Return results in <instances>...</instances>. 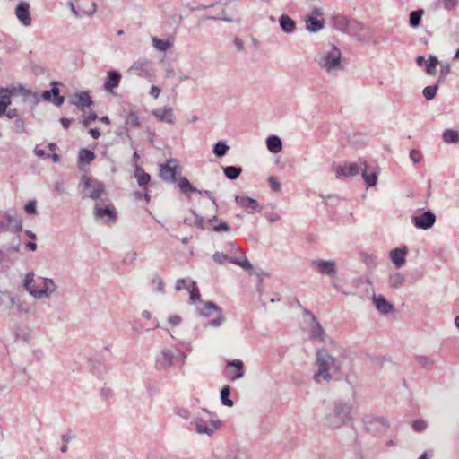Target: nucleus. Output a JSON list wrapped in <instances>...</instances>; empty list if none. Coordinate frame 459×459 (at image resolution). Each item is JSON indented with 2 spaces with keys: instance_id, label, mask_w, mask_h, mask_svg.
I'll return each mask as SVG.
<instances>
[{
  "instance_id": "54",
  "label": "nucleus",
  "mask_w": 459,
  "mask_h": 459,
  "mask_svg": "<svg viewBox=\"0 0 459 459\" xmlns=\"http://www.w3.org/2000/svg\"><path fill=\"white\" fill-rule=\"evenodd\" d=\"M213 261L217 264H222L225 262H230V255L221 252H215L212 255Z\"/></svg>"
},
{
  "instance_id": "34",
  "label": "nucleus",
  "mask_w": 459,
  "mask_h": 459,
  "mask_svg": "<svg viewBox=\"0 0 459 459\" xmlns=\"http://www.w3.org/2000/svg\"><path fill=\"white\" fill-rule=\"evenodd\" d=\"M364 166L365 168L362 171V177L368 186H374L377 181V175L374 171L368 172V166L366 163H364Z\"/></svg>"
},
{
  "instance_id": "42",
  "label": "nucleus",
  "mask_w": 459,
  "mask_h": 459,
  "mask_svg": "<svg viewBox=\"0 0 459 459\" xmlns=\"http://www.w3.org/2000/svg\"><path fill=\"white\" fill-rule=\"evenodd\" d=\"M52 89L48 91L53 98L52 103L56 106H61L65 101V98L60 96L56 82H52Z\"/></svg>"
},
{
  "instance_id": "64",
  "label": "nucleus",
  "mask_w": 459,
  "mask_h": 459,
  "mask_svg": "<svg viewBox=\"0 0 459 459\" xmlns=\"http://www.w3.org/2000/svg\"><path fill=\"white\" fill-rule=\"evenodd\" d=\"M227 459H251L246 452L238 451L235 455L228 456Z\"/></svg>"
},
{
  "instance_id": "44",
  "label": "nucleus",
  "mask_w": 459,
  "mask_h": 459,
  "mask_svg": "<svg viewBox=\"0 0 459 459\" xmlns=\"http://www.w3.org/2000/svg\"><path fill=\"white\" fill-rule=\"evenodd\" d=\"M415 359L417 363L425 369L432 368L435 363L432 358L427 356H416Z\"/></svg>"
},
{
  "instance_id": "11",
  "label": "nucleus",
  "mask_w": 459,
  "mask_h": 459,
  "mask_svg": "<svg viewBox=\"0 0 459 459\" xmlns=\"http://www.w3.org/2000/svg\"><path fill=\"white\" fill-rule=\"evenodd\" d=\"M333 26L342 32H350L351 29L357 24L356 21L351 20L344 15H335L332 19Z\"/></svg>"
},
{
  "instance_id": "21",
  "label": "nucleus",
  "mask_w": 459,
  "mask_h": 459,
  "mask_svg": "<svg viewBox=\"0 0 459 459\" xmlns=\"http://www.w3.org/2000/svg\"><path fill=\"white\" fill-rule=\"evenodd\" d=\"M152 63L147 60H138L130 67V72L137 75H146L149 74Z\"/></svg>"
},
{
  "instance_id": "17",
  "label": "nucleus",
  "mask_w": 459,
  "mask_h": 459,
  "mask_svg": "<svg viewBox=\"0 0 459 459\" xmlns=\"http://www.w3.org/2000/svg\"><path fill=\"white\" fill-rule=\"evenodd\" d=\"M360 168L358 163H350L348 165L338 166L335 169L336 177L338 178H349L356 176L359 173Z\"/></svg>"
},
{
  "instance_id": "28",
  "label": "nucleus",
  "mask_w": 459,
  "mask_h": 459,
  "mask_svg": "<svg viewBox=\"0 0 459 459\" xmlns=\"http://www.w3.org/2000/svg\"><path fill=\"white\" fill-rule=\"evenodd\" d=\"M268 150L273 153H278L282 149V142L277 135H271L266 139Z\"/></svg>"
},
{
  "instance_id": "8",
  "label": "nucleus",
  "mask_w": 459,
  "mask_h": 459,
  "mask_svg": "<svg viewBox=\"0 0 459 459\" xmlns=\"http://www.w3.org/2000/svg\"><path fill=\"white\" fill-rule=\"evenodd\" d=\"M411 221L417 229L427 230L436 222V215L429 210L411 217Z\"/></svg>"
},
{
  "instance_id": "57",
  "label": "nucleus",
  "mask_w": 459,
  "mask_h": 459,
  "mask_svg": "<svg viewBox=\"0 0 459 459\" xmlns=\"http://www.w3.org/2000/svg\"><path fill=\"white\" fill-rule=\"evenodd\" d=\"M450 72H451V66L449 64L441 65L438 82L444 81L445 78L450 74Z\"/></svg>"
},
{
  "instance_id": "15",
  "label": "nucleus",
  "mask_w": 459,
  "mask_h": 459,
  "mask_svg": "<svg viewBox=\"0 0 459 459\" xmlns=\"http://www.w3.org/2000/svg\"><path fill=\"white\" fill-rule=\"evenodd\" d=\"M88 2L90 4V7L89 8L81 7V5L75 6L74 2H69L68 3V6L70 7V9L73 12V13L76 17H78V18H81L83 15L91 16V15H93L96 13L97 4L93 1H88Z\"/></svg>"
},
{
  "instance_id": "62",
  "label": "nucleus",
  "mask_w": 459,
  "mask_h": 459,
  "mask_svg": "<svg viewBox=\"0 0 459 459\" xmlns=\"http://www.w3.org/2000/svg\"><path fill=\"white\" fill-rule=\"evenodd\" d=\"M53 191L61 195L65 193V186H64V183L63 182H56L55 185H54V188H53Z\"/></svg>"
},
{
  "instance_id": "10",
  "label": "nucleus",
  "mask_w": 459,
  "mask_h": 459,
  "mask_svg": "<svg viewBox=\"0 0 459 459\" xmlns=\"http://www.w3.org/2000/svg\"><path fill=\"white\" fill-rule=\"evenodd\" d=\"M182 353L180 352H178V355H175L171 350L164 349L161 351L160 356L157 359V368L160 369L168 368L169 367L176 364V362L180 359Z\"/></svg>"
},
{
  "instance_id": "63",
  "label": "nucleus",
  "mask_w": 459,
  "mask_h": 459,
  "mask_svg": "<svg viewBox=\"0 0 459 459\" xmlns=\"http://www.w3.org/2000/svg\"><path fill=\"white\" fill-rule=\"evenodd\" d=\"M181 317L178 315H172L169 317V323L173 326L178 325L181 323Z\"/></svg>"
},
{
  "instance_id": "26",
  "label": "nucleus",
  "mask_w": 459,
  "mask_h": 459,
  "mask_svg": "<svg viewBox=\"0 0 459 459\" xmlns=\"http://www.w3.org/2000/svg\"><path fill=\"white\" fill-rule=\"evenodd\" d=\"M281 29L286 33H292L296 29V22L287 14H282L279 18Z\"/></svg>"
},
{
  "instance_id": "1",
  "label": "nucleus",
  "mask_w": 459,
  "mask_h": 459,
  "mask_svg": "<svg viewBox=\"0 0 459 459\" xmlns=\"http://www.w3.org/2000/svg\"><path fill=\"white\" fill-rule=\"evenodd\" d=\"M316 366L317 370L315 372L313 379L316 383L330 382L333 379V375L341 370L339 362L325 349L317 350Z\"/></svg>"
},
{
  "instance_id": "52",
  "label": "nucleus",
  "mask_w": 459,
  "mask_h": 459,
  "mask_svg": "<svg viewBox=\"0 0 459 459\" xmlns=\"http://www.w3.org/2000/svg\"><path fill=\"white\" fill-rule=\"evenodd\" d=\"M4 218L6 221H0V233L7 231L10 224L13 222V217L9 213L6 212Z\"/></svg>"
},
{
  "instance_id": "18",
  "label": "nucleus",
  "mask_w": 459,
  "mask_h": 459,
  "mask_svg": "<svg viewBox=\"0 0 459 459\" xmlns=\"http://www.w3.org/2000/svg\"><path fill=\"white\" fill-rule=\"evenodd\" d=\"M235 201L238 205L249 212L256 211L259 208L258 202L249 196L236 195Z\"/></svg>"
},
{
  "instance_id": "47",
  "label": "nucleus",
  "mask_w": 459,
  "mask_h": 459,
  "mask_svg": "<svg viewBox=\"0 0 459 459\" xmlns=\"http://www.w3.org/2000/svg\"><path fill=\"white\" fill-rule=\"evenodd\" d=\"M438 64V60L436 56H430L428 62L426 63V73L429 75H433L436 73V67Z\"/></svg>"
},
{
  "instance_id": "24",
  "label": "nucleus",
  "mask_w": 459,
  "mask_h": 459,
  "mask_svg": "<svg viewBox=\"0 0 459 459\" xmlns=\"http://www.w3.org/2000/svg\"><path fill=\"white\" fill-rule=\"evenodd\" d=\"M73 103L81 108H89L92 104V100L87 91H81L74 95Z\"/></svg>"
},
{
  "instance_id": "12",
  "label": "nucleus",
  "mask_w": 459,
  "mask_h": 459,
  "mask_svg": "<svg viewBox=\"0 0 459 459\" xmlns=\"http://www.w3.org/2000/svg\"><path fill=\"white\" fill-rule=\"evenodd\" d=\"M193 423L198 433L207 435H212L215 429L221 426V422L219 420H211L209 425L202 419H196Z\"/></svg>"
},
{
  "instance_id": "29",
  "label": "nucleus",
  "mask_w": 459,
  "mask_h": 459,
  "mask_svg": "<svg viewBox=\"0 0 459 459\" xmlns=\"http://www.w3.org/2000/svg\"><path fill=\"white\" fill-rule=\"evenodd\" d=\"M405 282V277L400 272H394L389 275L388 284L393 289L401 288Z\"/></svg>"
},
{
  "instance_id": "56",
  "label": "nucleus",
  "mask_w": 459,
  "mask_h": 459,
  "mask_svg": "<svg viewBox=\"0 0 459 459\" xmlns=\"http://www.w3.org/2000/svg\"><path fill=\"white\" fill-rule=\"evenodd\" d=\"M410 159L413 163H419L422 160V154L419 150L413 149L410 152Z\"/></svg>"
},
{
  "instance_id": "32",
  "label": "nucleus",
  "mask_w": 459,
  "mask_h": 459,
  "mask_svg": "<svg viewBox=\"0 0 459 459\" xmlns=\"http://www.w3.org/2000/svg\"><path fill=\"white\" fill-rule=\"evenodd\" d=\"M313 323H314V325L310 330V337L312 339H318L322 342H325L326 335H325L324 328L319 324V322H317L316 319V322H313Z\"/></svg>"
},
{
  "instance_id": "9",
  "label": "nucleus",
  "mask_w": 459,
  "mask_h": 459,
  "mask_svg": "<svg viewBox=\"0 0 459 459\" xmlns=\"http://www.w3.org/2000/svg\"><path fill=\"white\" fill-rule=\"evenodd\" d=\"M225 377L230 381H236L244 377V363L239 359L227 362L224 371Z\"/></svg>"
},
{
  "instance_id": "30",
  "label": "nucleus",
  "mask_w": 459,
  "mask_h": 459,
  "mask_svg": "<svg viewBox=\"0 0 459 459\" xmlns=\"http://www.w3.org/2000/svg\"><path fill=\"white\" fill-rule=\"evenodd\" d=\"M306 27L311 32H317L324 28V21L314 16H308L306 19Z\"/></svg>"
},
{
  "instance_id": "58",
  "label": "nucleus",
  "mask_w": 459,
  "mask_h": 459,
  "mask_svg": "<svg viewBox=\"0 0 459 459\" xmlns=\"http://www.w3.org/2000/svg\"><path fill=\"white\" fill-rule=\"evenodd\" d=\"M412 427L415 431L420 432L427 428V423L423 420H417L413 421Z\"/></svg>"
},
{
  "instance_id": "49",
  "label": "nucleus",
  "mask_w": 459,
  "mask_h": 459,
  "mask_svg": "<svg viewBox=\"0 0 459 459\" xmlns=\"http://www.w3.org/2000/svg\"><path fill=\"white\" fill-rule=\"evenodd\" d=\"M373 423L379 424L384 429L387 427V421L385 418H383V417L372 418V420L370 422L365 420L366 429L368 431L371 430L370 425H372Z\"/></svg>"
},
{
  "instance_id": "4",
  "label": "nucleus",
  "mask_w": 459,
  "mask_h": 459,
  "mask_svg": "<svg viewBox=\"0 0 459 459\" xmlns=\"http://www.w3.org/2000/svg\"><path fill=\"white\" fill-rule=\"evenodd\" d=\"M341 51L336 47H332L331 50L325 53L320 59L319 64L322 68L327 72L341 68Z\"/></svg>"
},
{
  "instance_id": "36",
  "label": "nucleus",
  "mask_w": 459,
  "mask_h": 459,
  "mask_svg": "<svg viewBox=\"0 0 459 459\" xmlns=\"http://www.w3.org/2000/svg\"><path fill=\"white\" fill-rule=\"evenodd\" d=\"M10 302L12 306L16 307L19 312L25 314L30 312V305L24 300H22L20 298L11 297Z\"/></svg>"
},
{
  "instance_id": "22",
  "label": "nucleus",
  "mask_w": 459,
  "mask_h": 459,
  "mask_svg": "<svg viewBox=\"0 0 459 459\" xmlns=\"http://www.w3.org/2000/svg\"><path fill=\"white\" fill-rule=\"evenodd\" d=\"M203 307H197V311L204 316H210L212 312L221 313V307L212 301H201Z\"/></svg>"
},
{
  "instance_id": "2",
  "label": "nucleus",
  "mask_w": 459,
  "mask_h": 459,
  "mask_svg": "<svg viewBox=\"0 0 459 459\" xmlns=\"http://www.w3.org/2000/svg\"><path fill=\"white\" fill-rule=\"evenodd\" d=\"M23 287L36 299L48 298L56 290V285L52 279L42 277L35 279L33 273L26 274Z\"/></svg>"
},
{
  "instance_id": "33",
  "label": "nucleus",
  "mask_w": 459,
  "mask_h": 459,
  "mask_svg": "<svg viewBox=\"0 0 459 459\" xmlns=\"http://www.w3.org/2000/svg\"><path fill=\"white\" fill-rule=\"evenodd\" d=\"M96 158L94 152L88 149H82L79 152L78 162L79 164H90Z\"/></svg>"
},
{
  "instance_id": "39",
  "label": "nucleus",
  "mask_w": 459,
  "mask_h": 459,
  "mask_svg": "<svg viewBox=\"0 0 459 459\" xmlns=\"http://www.w3.org/2000/svg\"><path fill=\"white\" fill-rule=\"evenodd\" d=\"M178 187L184 195H187L188 193H195L198 191L196 187L191 185L186 178H182L179 179Z\"/></svg>"
},
{
  "instance_id": "6",
  "label": "nucleus",
  "mask_w": 459,
  "mask_h": 459,
  "mask_svg": "<svg viewBox=\"0 0 459 459\" xmlns=\"http://www.w3.org/2000/svg\"><path fill=\"white\" fill-rule=\"evenodd\" d=\"M82 183L85 189H91L90 194L87 196L93 200L100 199L101 195L105 192V186L102 182L87 177L86 175L82 177Z\"/></svg>"
},
{
  "instance_id": "35",
  "label": "nucleus",
  "mask_w": 459,
  "mask_h": 459,
  "mask_svg": "<svg viewBox=\"0 0 459 459\" xmlns=\"http://www.w3.org/2000/svg\"><path fill=\"white\" fill-rule=\"evenodd\" d=\"M424 14L423 9H418L410 13L409 23L412 28H417L420 24L421 18Z\"/></svg>"
},
{
  "instance_id": "51",
  "label": "nucleus",
  "mask_w": 459,
  "mask_h": 459,
  "mask_svg": "<svg viewBox=\"0 0 459 459\" xmlns=\"http://www.w3.org/2000/svg\"><path fill=\"white\" fill-rule=\"evenodd\" d=\"M224 320H225V317L223 316L222 310L221 309V313H218L217 317L212 319V320L208 321L205 325L206 326L219 327L220 325H222Z\"/></svg>"
},
{
  "instance_id": "50",
  "label": "nucleus",
  "mask_w": 459,
  "mask_h": 459,
  "mask_svg": "<svg viewBox=\"0 0 459 459\" xmlns=\"http://www.w3.org/2000/svg\"><path fill=\"white\" fill-rule=\"evenodd\" d=\"M239 253L242 255V260L241 261H234V264L239 265L246 271L253 270V265L251 263L247 260V256L242 251H239Z\"/></svg>"
},
{
  "instance_id": "38",
  "label": "nucleus",
  "mask_w": 459,
  "mask_h": 459,
  "mask_svg": "<svg viewBox=\"0 0 459 459\" xmlns=\"http://www.w3.org/2000/svg\"><path fill=\"white\" fill-rule=\"evenodd\" d=\"M231 393V387L230 385H224L221 390V403L228 407H232L234 403L230 399Z\"/></svg>"
},
{
  "instance_id": "31",
  "label": "nucleus",
  "mask_w": 459,
  "mask_h": 459,
  "mask_svg": "<svg viewBox=\"0 0 459 459\" xmlns=\"http://www.w3.org/2000/svg\"><path fill=\"white\" fill-rule=\"evenodd\" d=\"M134 177L137 179L138 185L143 188H146L151 180L150 175L141 167H136L134 170Z\"/></svg>"
},
{
  "instance_id": "43",
  "label": "nucleus",
  "mask_w": 459,
  "mask_h": 459,
  "mask_svg": "<svg viewBox=\"0 0 459 459\" xmlns=\"http://www.w3.org/2000/svg\"><path fill=\"white\" fill-rule=\"evenodd\" d=\"M229 150L230 146H228L224 142L220 141L214 144L212 152L215 156L221 158L227 153Z\"/></svg>"
},
{
  "instance_id": "61",
  "label": "nucleus",
  "mask_w": 459,
  "mask_h": 459,
  "mask_svg": "<svg viewBox=\"0 0 459 459\" xmlns=\"http://www.w3.org/2000/svg\"><path fill=\"white\" fill-rule=\"evenodd\" d=\"M137 257V253L135 251L128 252L124 257L125 264H132Z\"/></svg>"
},
{
  "instance_id": "5",
  "label": "nucleus",
  "mask_w": 459,
  "mask_h": 459,
  "mask_svg": "<svg viewBox=\"0 0 459 459\" xmlns=\"http://www.w3.org/2000/svg\"><path fill=\"white\" fill-rule=\"evenodd\" d=\"M180 174L178 161L176 159L168 160L160 166V177L166 182L176 183L177 175Z\"/></svg>"
},
{
  "instance_id": "41",
  "label": "nucleus",
  "mask_w": 459,
  "mask_h": 459,
  "mask_svg": "<svg viewBox=\"0 0 459 459\" xmlns=\"http://www.w3.org/2000/svg\"><path fill=\"white\" fill-rule=\"evenodd\" d=\"M152 46L160 51H167L172 46V42L169 39H160L156 37L152 38Z\"/></svg>"
},
{
  "instance_id": "55",
  "label": "nucleus",
  "mask_w": 459,
  "mask_h": 459,
  "mask_svg": "<svg viewBox=\"0 0 459 459\" xmlns=\"http://www.w3.org/2000/svg\"><path fill=\"white\" fill-rule=\"evenodd\" d=\"M190 281H187L186 279H178L176 282V290H181L183 289H186L189 290L191 288Z\"/></svg>"
},
{
  "instance_id": "20",
  "label": "nucleus",
  "mask_w": 459,
  "mask_h": 459,
  "mask_svg": "<svg viewBox=\"0 0 459 459\" xmlns=\"http://www.w3.org/2000/svg\"><path fill=\"white\" fill-rule=\"evenodd\" d=\"M120 80L121 74L117 71H109L104 82V89L108 91H112L118 86Z\"/></svg>"
},
{
  "instance_id": "27",
  "label": "nucleus",
  "mask_w": 459,
  "mask_h": 459,
  "mask_svg": "<svg viewBox=\"0 0 459 459\" xmlns=\"http://www.w3.org/2000/svg\"><path fill=\"white\" fill-rule=\"evenodd\" d=\"M11 91L6 88H0V117L5 114L8 106L11 104Z\"/></svg>"
},
{
  "instance_id": "45",
  "label": "nucleus",
  "mask_w": 459,
  "mask_h": 459,
  "mask_svg": "<svg viewBox=\"0 0 459 459\" xmlns=\"http://www.w3.org/2000/svg\"><path fill=\"white\" fill-rule=\"evenodd\" d=\"M190 285H191V288L189 290V292H190V301L192 303H196L197 301L199 302V304H201V301H203L201 299V295H200V292H199V289L196 285V282L195 281H190Z\"/></svg>"
},
{
  "instance_id": "48",
  "label": "nucleus",
  "mask_w": 459,
  "mask_h": 459,
  "mask_svg": "<svg viewBox=\"0 0 459 459\" xmlns=\"http://www.w3.org/2000/svg\"><path fill=\"white\" fill-rule=\"evenodd\" d=\"M438 90V85H430L427 86L423 90V96L427 100H431L435 98L437 91Z\"/></svg>"
},
{
  "instance_id": "37",
  "label": "nucleus",
  "mask_w": 459,
  "mask_h": 459,
  "mask_svg": "<svg viewBox=\"0 0 459 459\" xmlns=\"http://www.w3.org/2000/svg\"><path fill=\"white\" fill-rule=\"evenodd\" d=\"M223 172L226 178H228L230 180H234L240 176L242 172V168L238 166H227L223 168Z\"/></svg>"
},
{
  "instance_id": "53",
  "label": "nucleus",
  "mask_w": 459,
  "mask_h": 459,
  "mask_svg": "<svg viewBox=\"0 0 459 459\" xmlns=\"http://www.w3.org/2000/svg\"><path fill=\"white\" fill-rule=\"evenodd\" d=\"M268 183L273 191L279 192L281 190V186L277 177L270 176L268 178Z\"/></svg>"
},
{
  "instance_id": "59",
  "label": "nucleus",
  "mask_w": 459,
  "mask_h": 459,
  "mask_svg": "<svg viewBox=\"0 0 459 459\" xmlns=\"http://www.w3.org/2000/svg\"><path fill=\"white\" fill-rule=\"evenodd\" d=\"M196 193L200 194L201 195L208 197L212 202V204L215 206V208H218V204H217L216 199H215L213 194L211 191H208V190H199L198 189V191Z\"/></svg>"
},
{
  "instance_id": "14",
  "label": "nucleus",
  "mask_w": 459,
  "mask_h": 459,
  "mask_svg": "<svg viewBox=\"0 0 459 459\" xmlns=\"http://www.w3.org/2000/svg\"><path fill=\"white\" fill-rule=\"evenodd\" d=\"M408 249L405 246L390 251L389 257L396 268H401L406 262Z\"/></svg>"
},
{
  "instance_id": "23",
  "label": "nucleus",
  "mask_w": 459,
  "mask_h": 459,
  "mask_svg": "<svg viewBox=\"0 0 459 459\" xmlns=\"http://www.w3.org/2000/svg\"><path fill=\"white\" fill-rule=\"evenodd\" d=\"M152 113L160 121H165L169 124L175 123L173 111L170 108H158L155 109Z\"/></svg>"
},
{
  "instance_id": "3",
  "label": "nucleus",
  "mask_w": 459,
  "mask_h": 459,
  "mask_svg": "<svg viewBox=\"0 0 459 459\" xmlns=\"http://www.w3.org/2000/svg\"><path fill=\"white\" fill-rule=\"evenodd\" d=\"M352 405L349 403L337 401L334 403L333 411L327 417L328 424L333 428H340L351 420Z\"/></svg>"
},
{
  "instance_id": "19",
  "label": "nucleus",
  "mask_w": 459,
  "mask_h": 459,
  "mask_svg": "<svg viewBox=\"0 0 459 459\" xmlns=\"http://www.w3.org/2000/svg\"><path fill=\"white\" fill-rule=\"evenodd\" d=\"M373 301L376 308L384 315H387L394 310V306L383 295L374 296Z\"/></svg>"
},
{
  "instance_id": "16",
  "label": "nucleus",
  "mask_w": 459,
  "mask_h": 459,
  "mask_svg": "<svg viewBox=\"0 0 459 459\" xmlns=\"http://www.w3.org/2000/svg\"><path fill=\"white\" fill-rule=\"evenodd\" d=\"M15 14L22 25L29 26L31 24V16L28 3H20L16 7Z\"/></svg>"
},
{
  "instance_id": "13",
  "label": "nucleus",
  "mask_w": 459,
  "mask_h": 459,
  "mask_svg": "<svg viewBox=\"0 0 459 459\" xmlns=\"http://www.w3.org/2000/svg\"><path fill=\"white\" fill-rule=\"evenodd\" d=\"M312 265L319 273L330 277H333L337 273L336 264L333 261L315 260L312 262Z\"/></svg>"
},
{
  "instance_id": "60",
  "label": "nucleus",
  "mask_w": 459,
  "mask_h": 459,
  "mask_svg": "<svg viewBox=\"0 0 459 459\" xmlns=\"http://www.w3.org/2000/svg\"><path fill=\"white\" fill-rule=\"evenodd\" d=\"M25 212L28 214H35L36 213V201H29L24 207Z\"/></svg>"
},
{
  "instance_id": "7",
  "label": "nucleus",
  "mask_w": 459,
  "mask_h": 459,
  "mask_svg": "<svg viewBox=\"0 0 459 459\" xmlns=\"http://www.w3.org/2000/svg\"><path fill=\"white\" fill-rule=\"evenodd\" d=\"M94 215L97 219L102 220L105 223H115L117 219V213L113 204H109L100 206L99 203L95 204Z\"/></svg>"
},
{
  "instance_id": "40",
  "label": "nucleus",
  "mask_w": 459,
  "mask_h": 459,
  "mask_svg": "<svg viewBox=\"0 0 459 459\" xmlns=\"http://www.w3.org/2000/svg\"><path fill=\"white\" fill-rule=\"evenodd\" d=\"M443 140L446 143H459V133L455 130L446 129L443 133Z\"/></svg>"
},
{
  "instance_id": "25",
  "label": "nucleus",
  "mask_w": 459,
  "mask_h": 459,
  "mask_svg": "<svg viewBox=\"0 0 459 459\" xmlns=\"http://www.w3.org/2000/svg\"><path fill=\"white\" fill-rule=\"evenodd\" d=\"M207 223L212 225V230L216 232H228L230 230V225L226 221L219 219L216 215L209 219Z\"/></svg>"
},
{
  "instance_id": "46",
  "label": "nucleus",
  "mask_w": 459,
  "mask_h": 459,
  "mask_svg": "<svg viewBox=\"0 0 459 459\" xmlns=\"http://www.w3.org/2000/svg\"><path fill=\"white\" fill-rule=\"evenodd\" d=\"M126 125L133 128H138L140 126V119L135 112H129L126 118Z\"/></svg>"
}]
</instances>
